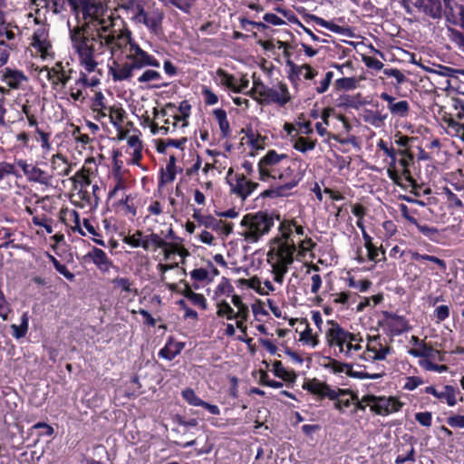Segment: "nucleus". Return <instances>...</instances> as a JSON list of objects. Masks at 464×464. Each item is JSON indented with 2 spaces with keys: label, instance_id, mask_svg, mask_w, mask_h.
I'll return each mask as SVG.
<instances>
[{
  "label": "nucleus",
  "instance_id": "nucleus-26",
  "mask_svg": "<svg viewBox=\"0 0 464 464\" xmlns=\"http://www.w3.org/2000/svg\"><path fill=\"white\" fill-rule=\"evenodd\" d=\"M184 348V342L176 341L173 336H169L164 347L159 351L158 355L165 360L172 361Z\"/></svg>",
  "mask_w": 464,
  "mask_h": 464
},
{
  "label": "nucleus",
  "instance_id": "nucleus-56",
  "mask_svg": "<svg viewBox=\"0 0 464 464\" xmlns=\"http://www.w3.org/2000/svg\"><path fill=\"white\" fill-rule=\"evenodd\" d=\"M299 341L312 347H315L319 343L318 336L313 334L309 324H306L305 329L300 334Z\"/></svg>",
  "mask_w": 464,
  "mask_h": 464
},
{
  "label": "nucleus",
  "instance_id": "nucleus-23",
  "mask_svg": "<svg viewBox=\"0 0 464 464\" xmlns=\"http://www.w3.org/2000/svg\"><path fill=\"white\" fill-rule=\"evenodd\" d=\"M135 71L133 64L128 60L123 63L113 61L112 65L109 66V73L114 82L130 80Z\"/></svg>",
  "mask_w": 464,
  "mask_h": 464
},
{
  "label": "nucleus",
  "instance_id": "nucleus-57",
  "mask_svg": "<svg viewBox=\"0 0 464 464\" xmlns=\"http://www.w3.org/2000/svg\"><path fill=\"white\" fill-rule=\"evenodd\" d=\"M448 131L452 136L458 137L464 141V123H460L455 119L450 118L448 121Z\"/></svg>",
  "mask_w": 464,
  "mask_h": 464
},
{
  "label": "nucleus",
  "instance_id": "nucleus-37",
  "mask_svg": "<svg viewBox=\"0 0 464 464\" xmlns=\"http://www.w3.org/2000/svg\"><path fill=\"white\" fill-rule=\"evenodd\" d=\"M409 353L416 358H435L436 354H440V351L434 349L425 342H420V348H412L409 350Z\"/></svg>",
  "mask_w": 464,
  "mask_h": 464
},
{
  "label": "nucleus",
  "instance_id": "nucleus-59",
  "mask_svg": "<svg viewBox=\"0 0 464 464\" xmlns=\"http://www.w3.org/2000/svg\"><path fill=\"white\" fill-rule=\"evenodd\" d=\"M62 213L63 215V217H62L63 220H65L67 218L72 220L74 223V230H77L79 234H81L82 236H85L84 231L81 227L80 215L76 210L66 209L65 211L63 210Z\"/></svg>",
  "mask_w": 464,
  "mask_h": 464
},
{
  "label": "nucleus",
  "instance_id": "nucleus-10",
  "mask_svg": "<svg viewBox=\"0 0 464 464\" xmlns=\"http://www.w3.org/2000/svg\"><path fill=\"white\" fill-rule=\"evenodd\" d=\"M191 108L190 103L187 100L182 101L179 107L172 102L167 103V109H169L171 111L169 116L172 118V128L163 126L161 128L164 130L163 135L175 132L179 122L181 123V129L187 128L188 126V118L191 114Z\"/></svg>",
  "mask_w": 464,
  "mask_h": 464
},
{
  "label": "nucleus",
  "instance_id": "nucleus-44",
  "mask_svg": "<svg viewBox=\"0 0 464 464\" xmlns=\"http://www.w3.org/2000/svg\"><path fill=\"white\" fill-rule=\"evenodd\" d=\"M217 73L221 77V82L223 85L233 92H240V89H237V80L233 74L227 72L223 69H218Z\"/></svg>",
  "mask_w": 464,
  "mask_h": 464
},
{
  "label": "nucleus",
  "instance_id": "nucleus-55",
  "mask_svg": "<svg viewBox=\"0 0 464 464\" xmlns=\"http://www.w3.org/2000/svg\"><path fill=\"white\" fill-rule=\"evenodd\" d=\"M340 105L349 108L358 109L363 104L362 101V94L357 93L355 95H343L340 97Z\"/></svg>",
  "mask_w": 464,
  "mask_h": 464
},
{
  "label": "nucleus",
  "instance_id": "nucleus-53",
  "mask_svg": "<svg viewBox=\"0 0 464 464\" xmlns=\"http://www.w3.org/2000/svg\"><path fill=\"white\" fill-rule=\"evenodd\" d=\"M273 372L276 377L281 378L282 380H284L285 382H293L295 378V375L294 372H290L284 368L281 361L274 362Z\"/></svg>",
  "mask_w": 464,
  "mask_h": 464
},
{
  "label": "nucleus",
  "instance_id": "nucleus-12",
  "mask_svg": "<svg viewBox=\"0 0 464 464\" xmlns=\"http://www.w3.org/2000/svg\"><path fill=\"white\" fill-rule=\"evenodd\" d=\"M79 179L84 183L82 184L81 188L75 194L72 195V203L82 208L85 207H96L98 205L99 197L97 195H91V192L88 190V187L92 183L90 176H72L71 178L73 182L78 181Z\"/></svg>",
  "mask_w": 464,
  "mask_h": 464
},
{
  "label": "nucleus",
  "instance_id": "nucleus-48",
  "mask_svg": "<svg viewBox=\"0 0 464 464\" xmlns=\"http://www.w3.org/2000/svg\"><path fill=\"white\" fill-rule=\"evenodd\" d=\"M26 80L27 78L24 73L18 71H8L5 74V82L13 89H17L19 85Z\"/></svg>",
  "mask_w": 464,
  "mask_h": 464
},
{
  "label": "nucleus",
  "instance_id": "nucleus-51",
  "mask_svg": "<svg viewBox=\"0 0 464 464\" xmlns=\"http://www.w3.org/2000/svg\"><path fill=\"white\" fill-rule=\"evenodd\" d=\"M143 242H146L148 245L147 248H143L146 251H156L158 248H161L162 246H165L164 239L156 233H150L146 236L143 235Z\"/></svg>",
  "mask_w": 464,
  "mask_h": 464
},
{
  "label": "nucleus",
  "instance_id": "nucleus-50",
  "mask_svg": "<svg viewBox=\"0 0 464 464\" xmlns=\"http://www.w3.org/2000/svg\"><path fill=\"white\" fill-rule=\"evenodd\" d=\"M123 243L132 247H142L147 248L148 245L143 242V232L141 230H136L132 235H129L122 239Z\"/></svg>",
  "mask_w": 464,
  "mask_h": 464
},
{
  "label": "nucleus",
  "instance_id": "nucleus-30",
  "mask_svg": "<svg viewBox=\"0 0 464 464\" xmlns=\"http://www.w3.org/2000/svg\"><path fill=\"white\" fill-rule=\"evenodd\" d=\"M349 364L350 363L343 362L331 356H324L321 366L324 367L325 370H328L333 374H340L343 372L346 374L347 370L349 368Z\"/></svg>",
  "mask_w": 464,
  "mask_h": 464
},
{
  "label": "nucleus",
  "instance_id": "nucleus-60",
  "mask_svg": "<svg viewBox=\"0 0 464 464\" xmlns=\"http://www.w3.org/2000/svg\"><path fill=\"white\" fill-rule=\"evenodd\" d=\"M182 241L167 242L164 240V245L161 246L163 250L164 258L169 260L173 255H178Z\"/></svg>",
  "mask_w": 464,
  "mask_h": 464
},
{
  "label": "nucleus",
  "instance_id": "nucleus-38",
  "mask_svg": "<svg viewBox=\"0 0 464 464\" xmlns=\"http://www.w3.org/2000/svg\"><path fill=\"white\" fill-rule=\"evenodd\" d=\"M267 262L272 266V272L274 274V281L276 283L282 284L284 281V276L287 272V266L285 263H282L279 261H274L271 255H267Z\"/></svg>",
  "mask_w": 464,
  "mask_h": 464
},
{
  "label": "nucleus",
  "instance_id": "nucleus-18",
  "mask_svg": "<svg viewBox=\"0 0 464 464\" xmlns=\"http://www.w3.org/2000/svg\"><path fill=\"white\" fill-rule=\"evenodd\" d=\"M402 407L403 402L396 397L377 396L374 404L371 405V411L377 415L386 416L400 411Z\"/></svg>",
  "mask_w": 464,
  "mask_h": 464
},
{
  "label": "nucleus",
  "instance_id": "nucleus-22",
  "mask_svg": "<svg viewBox=\"0 0 464 464\" xmlns=\"http://www.w3.org/2000/svg\"><path fill=\"white\" fill-rule=\"evenodd\" d=\"M295 250V244L294 240L291 239V241L285 240V242L279 245L276 251L275 249L270 250L267 255H271L274 261L291 265L294 262V253Z\"/></svg>",
  "mask_w": 464,
  "mask_h": 464
},
{
  "label": "nucleus",
  "instance_id": "nucleus-45",
  "mask_svg": "<svg viewBox=\"0 0 464 464\" xmlns=\"http://www.w3.org/2000/svg\"><path fill=\"white\" fill-rule=\"evenodd\" d=\"M114 289H121V292L137 294V289H133L134 282L127 277L117 276L111 280Z\"/></svg>",
  "mask_w": 464,
  "mask_h": 464
},
{
  "label": "nucleus",
  "instance_id": "nucleus-46",
  "mask_svg": "<svg viewBox=\"0 0 464 464\" xmlns=\"http://www.w3.org/2000/svg\"><path fill=\"white\" fill-rule=\"evenodd\" d=\"M437 399L440 401H446L450 407L455 406L457 404L455 387L452 385H445L444 392H439Z\"/></svg>",
  "mask_w": 464,
  "mask_h": 464
},
{
  "label": "nucleus",
  "instance_id": "nucleus-40",
  "mask_svg": "<svg viewBox=\"0 0 464 464\" xmlns=\"http://www.w3.org/2000/svg\"><path fill=\"white\" fill-rule=\"evenodd\" d=\"M286 66L289 67V71L287 72V78L290 82L295 87L297 85L298 81H300V76L304 74V71L305 67V63L298 65L295 63L293 61H285Z\"/></svg>",
  "mask_w": 464,
  "mask_h": 464
},
{
  "label": "nucleus",
  "instance_id": "nucleus-19",
  "mask_svg": "<svg viewBox=\"0 0 464 464\" xmlns=\"http://www.w3.org/2000/svg\"><path fill=\"white\" fill-rule=\"evenodd\" d=\"M88 72L85 70V72H80V77L78 80L75 81L74 86L71 87L70 90V96L74 101H83L84 96L82 94V88H87V87H96L101 83V79L97 75H92V77H88Z\"/></svg>",
  "mask_w": 464,
  "mask_h": 464
},
{
  "label": "nucleus",
  "instance_id": "nucleus-3",
  "mask_svg": "<svg viewBox=\"0 0 464 464\" xmlns=\"http://www.w3.org/2000/svg\"><path fill=\"white\" fill-rule=\"evenodd\" d=\"M302 388L318 402L324 400L334 401V409L340 413H344L345 409L352 405L353 400H357V393L353 390L333 387L317 378L305 380Z\"/></svg>",
  "mask_w": 464,
  "mask_h": 464
},
{
  "label": "nucleus",
  "instance_id": "nucleus-13",
  "mask_svg": "<svg viewBox=\"0 0 464 464\" xmlns=\"http://www.w3.org/2000/svg\"><path fill=\"white\" fill-rule=\"evenodd\" d=\"M391 352L392 347L382 344L380 334L368 336L366 350L359 355V358L364 361H383Z\"/></svg>",
  "mask_w": 464,
  "mask_h": 464
},
{
  "label": "nucleus",
  "instance_id": "nucleus-2",
  "mask_svg": "<svg viewBox=\"0 0 464 464\" xmlns=\"http://www.w3.org/2000/svg\"><path fill=\"white\" fill-rule=\"evenodd\" d=\"M419 142L418 137H410L397 130L392 137L390 144L380 140L377 147L383 152L389 164L387 174H399L397 166L402 168L401 174H411V164H413V150Z\"/></svg>",
  "mask_w": 464,
  "mask_h": 464
},
{
  "label": "nucleus",
  "instance_id": "nucleus-20",
  "mask_svg": "<svg viewBox=\"0 0 464 464\" xmlns=\"http://www.w3.org/2000/svg\"><path fill=\"white\" fill-rule=\"evenodd\" d=\"M299 181L300 179L284 182L275 181L269 188L263 190L259 196L270 198L287 197L291 194V190L298 185Z\"/></svg>",
  "mask_w": 464,
  "mask_h": 464
},
{
  "label": "nucleus",
  "instance_id": "nucleus-6",
  "mask_svg": "<svg viewBox=\"0 0 464 464\" xmlns=\"http://www.w3.org/2000/svg\"><path fill=\"white\" fill-rule=\"evenodd\" d=\"M34 21L39 27L31 37V48L34 49V52L31 50V56L39 57L42 60H53L54 53L49 39L48 24H41L38 16H35Z\"/></svg>",
  "mask_w": 464,
  "mask_h": 464
},
{
  "label": "nucleus",
  "instance_id": "nucleus-47",
  "mask_svg": "<svg viewBox=\"0 0 464 464\" xmlns=\"http://www.w3.org/2000/svg\"><path fill=\"white\" fill-rule=\"evenodd\" d=\"M27 92L18 93L14 101L13 107L16 111H23L29 121V99Z\"/></svg>",
  "mask_w": 464,
  "mask_h": 464
},
{
  "label": "nucleus",
  "instance_id": "nucleus-15",
  "mask_svg": "<svg viewBox=\"0 0 464 464\" xmlns=\"http://www.w3.org/2000/svg\"><path fill=\"white\" fill-rule=\"evenodd\" d=\"M419 143L420 141L416 143L415 147L417 153L413 150V164H411V168L414 171H418L419 174H421L422 171L424 174H434L437 170L434 160Z\"/></svg>",
  "mask_w": 464,
  "mask_h": 464
},
{
  "label": "nucleus",
  "instance_id": "nucleus-61",
  "mask_svg": "<svg viewBox=\"0 0 464 464\" xmlns=\"http://www.w3.org/2000/svg\"><path fill=\"white\" fill-rule=\"evenodd\" d=\"M346 375L348 377L355 378V379H359V380H365V379L376 380V379H379L382 377V374H380V373H369V372H362V371L361 372L353 371L352 363L349 364V368L347 370Z\"/></svg>",
  "mask_w": 464,
  "mask_h": 464
},
{
  "label": "nucleus",
  "instance_id": "nucleus-11",
  "mask_svg": "<svg viewBox=\"0 0 464 464\" xmlns=\"http://www.w3.org/2000/svg\"><path fill=\"white\" fill-rule=\"evenodd\" d=\"M292 100L293 96L290 93L288 85L282 81H278L276 84L270 86L266 98L262 99V101H258V104L276 105L280 108H284L287 103L291 102Z\"/></svg>",
  "mask_w": 464,
  "mask_h": 464
},
{
  "label": "nucleus",
  "instance_id": "nucleus-27",
  "mask_svg": "<svg viewBox=\"0 0 464 464\" xmlns=\"http://www.w3.org/2000/svg\"><path fill=\"white\" fill-rule=\"evenodd\" d=\"M126 60L131 62L136 71L147 66L159 68L160 65L159 60L147 52L137 55L127 54Z\"/></svg>",
  "mask_w": 464,
  "mask_h": 464
},
{
  "label": "nucleus",
  "instance_id": "nucleus-16",
  "mask_svg": "<svg viewBox=\"0 0 464 464\" xmlns=\"http://www.w3.org/2000/svg\"><path fill=\"white\" fill-rule=\"evenodd\" d=\"M111 210L117 216L127 218L130 221H133L138 213L136 196L133 194H128L121 199L112 202Z\"/></svg>",
  "mask_w": 464,
  "mask_h": 464
},
{
  "label": "nucleus",
  "instance_id": "nucleus-24",
  "mask_svg": "<svg viewBox=\"0 0 464 464\" xmlns=\"http://www.w3.org/2000/svg\"><path fill=\"white\" fill-rule=\"evenodd\" d=\"M44 70L47 72L48 80L53 86L58 84L65 86L70 81L71 73L72 72V69L66 72L62 62L55 63L54 66L52 68L44 67Z\"/></svg>",
  "mask_w": 464,
  "mask_h": 464
},
{
  "label": "nucleus",
  "instance_id": "nucleus-34",
  "mask_svg": "<svg viewBox=\"0 0 464 464\" xmlns=\"http://www.w3.org/2000/svg\"><path fill=\"white\" fill-rule=\"evenodd\" d=\"M388 118V114H382L379 111H372L370 109H365L362 112V120L374 126L376 128H380L384 125L385 121Z\"/></svg>",
  "mask_w": 464,
  "mask_h": 464
},
{
  "label": "nucleus",
  "instance_id": "nucleus-7",
  "mask_svg": "<svg viewBox=\"0 0 464 464\" xmlns=\"http://www.w3.org/2000/svg\"><path fill=\"white\" fill-rule=\"evenodd\" d=\"M55 209L54 198L46 196L37 199L34 209H31L34 224L45 229L47 234H51L53 232V216Z\"/></svg>",
  "mask_w": 464,
  "mask_h": 464
},
{
  "label": "nucleus",
  "instance_id": "nucleus-35",
  "mask_svg": "<svg viewBox=\"0 0 464 464\" xmlns=\"http://www.w3.org/2000/svg\"><path fill=\"white\" fill-rule=\"evenodd\" d=\"M360 79L356 77H341L334 81V90L335 92L353 91L358 88Z\"/></svg>",
  "mask_w": 464,
  "mask_h": 464
},
{
  "label": "nucleus",
  "instance_id": "nucleus-8",
  "mask_svg": "<svg viewBox=\"0 0 464 464\" xmlns=\"http://www.w3.org/2000/svg\"><path fill=\"white\" fill-rule=\"evenodd\" d=\"M330 327L325 332V342L330 348H337L335 356L344 352V344L349 341H357V334L349 332L334 320L327 321Z\"/></svg>",
  "mask_w": 464,
  "mask_h": 464
},
{
  "label": "nucleus",
  "instance_id": "nucleus-28",
  "mask_svg": "<svg viewBox=\"0 0 464 464\" xmlns=\"http://www.w3.org/2000/svg\"><path fill=\"white\" fill-rule=\"evenodd\" d=\"M426 15L432 19H440L444 14V10L440 0H423L421 6H417Z\"/></svg>",
  "mask_w": 464,
  "mask_h": 464
},
{
  "label": "nucleus",
  "instance_id": "nucleus-14",
  "mask_svg": "<svg viewBox=\"0 0 464 464\" xmlns=\"http://www.w3.org/2000/svg\"><path fill=\"white\" fill-rule=\"evenodd\" d=\"M230 193L245 200L258 187V183L247 179V176H226Z\"/></svg>",
  "mask_w": 464,
  "mask_h": 464
},
{
  "label": "nucleus",
  "instance_id": "nucleus-31",
  "mask_svg": "<svg viewBox=\"0 0 464 464\" xmlns=\"http://www.w3.org/2000/svg\"><path fill=\"white\" fill-rule=\"evenodd\" d=\"M213 115L218 121L220 130V139H228L231 136L230 123L227 120V111L224 109L218 108L213 111Z\"/></svg>",
  "mask_w": 464,
  "mask_h": 464
},
{
  "label": "nucleus",
  "instance_id": "nucleus-63",
  "mask_svg": "<svg viewBox=\"0 0 464 464\" xmlns=\"http://www.w3.org/2000/svg\"><path fill=\"white\" fill-rule=\"evenodd\" d=\"M452 107L456 111V118L464 120V93H458L457 96L452 97Z\"/></svg>",
  "mask_w": 464,
  "mask_h": 464
},
{
  "label": "nucleus",
  "instance_id": "nucleus-39",
  "mask_svg": "<svg viewBox=\"0 0 464 464\" xmlns=\"http://www.w3.org/2000/svg\"><path fill=\"white\" fill-rule=\"evenodd\" d=\"M306 21L307 22L312 21L314 24H316L317 25L323 26V27L330 30L333 33L343 34L344 32V28L343 26L338 25L332 21H326L324 18L319 17L315 14H307Z\"/></svg>",
  "mask_w": 464,
  "mask_h": 464
},
{
  "label": "nucleus",
  "instance_id": "nucleus-54",
  "mask_svg": "<svg viewBox=\"0 0 464 464\" xmlns=\"http://www.w3.org/2000/svg\"><path fill=\"white\" fill-rule=\"evenodd\" d=\"M316 140H310L308 138L300 136L295 139L294 143V149L296 150L305 153L315 148Z\"/></svg>",
  "mask_w": 464,
  "mask_h": 464
},
{
  "label": "nucleus",
  "instance_id": "nucleus-33",
  "mask_svg": "<svg viewBox=\"0 0 464 464\" xmlns=\"http://www.w3.org/2000/svg\"><path fill=\"white\" fill-rule=\"evenodd\" d=\"M390 178L398 185L405 181V186L411 187V191L416 195H420L421 192L426 194L430 190L429 188H425L423 184L419 185L414 176H390Z\"/></svg>",
  "mask_w": 464,
  "mask_h": 464
},
{
  "label": "nucleus",
  "instance_id": "nucleus-43",
  "mask_svg": "<svg viewBox=\"0 0 464 464\" xmlns=\"http://www.w3.org/2000/svg\"><path fill=\"white\" fill-rule=\"evenodd\" d=\"M53 433V428L45 422H37L31 427V439L34 436L37 437L34 444L37 442L40 437H51Z\"/></svg>",
  "mask_w": 464,
  "mask_h": 464
},
{
  "label": "nucleus",
  "instance_id": "nucleus-4",
  "mask_svg": "<svg viewBox=\"0 0 464 464\" xmlns=\"http://www.w3.org/2000/svg\"><path fill=\"white\" fill-rule=\"evenodd\" d=\"M280 219V215L275 211H257L247 213L241 219L243 228L240 235L247 243H256L263 236L269 233L274 227L275 220Z\"/></svg>",
  "mask_w": 464,
  "mask_h": 464
},
{
  "label": "nucleus",
  "instance_id": "nucleus-1",
  "mask_svg": "<svg viewBox=\"0 0 464 464\" xmlns=\"http://www.w3.org/2000/svg\"><path fill=\"white\" fill-rule=\"evenodd\" d=\"M48 5L52 3L54 13H62L67 5L76 15L82 14L83 23L70 28L72 46L78 54L79 62L88 72H94L98 66L95 57L107 50L111 55L122 52L131 41V32L128 29L118 33L113 23L104 18L103 5L97 0H44Z\"/></svg>",
  "mask_w": 464,
  "mask_h": 464
},
{
  "label": "nucleus",
  "instance_id": "nucleus-17",
  "mask_svg": "<svg viewBox=\"0 0 464 464\" xmlns=\"http://www.w3.org/2000/svg\"><path fill=\"white\" fill-rule=\"evenodd\" d=\"M382 325L386 326L392 335H400L411 330L409 321L406 317L399 315L395 313L383 311Z\"/></svg>",
  "mask_w": 464,
  "mask_h": 464
},
{
  "label": "nucleus",
  "instance_id": "nucleus-42",
  "mask_svg": "<svg viewBox=\"0 0 464 464\" xmlns=\"http://www.w3.org/2000/svg\"><path fill=\"white\" fill-rule=\"evenodd\" d=\"M392 117L407 118L411 113V105L407 100L400 99L392 109L389 110Z\"/></svg>",
  "mask_w": 464,
  "mask_h": 464
},
{
  "label": "nucleus",
  "instance_id": "nucleus-29",
  "mask_svg": "<svg viewBox=\"0 0 464 464\" xmlns=\"http://www.w3.org/2000/svg\"><path fill=\"white\" fill-rule=\"evenodd\" d=\"M414 226L421 235L430 241L438 244L442 243V233L435 227H431L426 222L419 220H417V223H414Z\"/></svg>",
  "mask_w": 464,
  "mask_h": 464
},
{
  "label": "nucleus",
  "instance_id": "nucleus-9",
  "mask_svg": "<svg viewBox=\"0 0 464 464\" xmlns=\"http://www.w3.org/2000/svg\"><path fill=\"white\" fill-rule=\"evenodd\" d=\"M53 276L51 268H48L43 275L31 277V297L45 302L51 298L55 291L52 277Z\"/></svg>",
  "mask_w": 464,
  "mask_h": 464
},
{
  "label": "nucleus",
  "instance_id": "nucleus-62",
  "mask_svg": "<svg viewBox=\"0 0 464 464\" xmlns=\"http://www.w3.org/2000/svg\"><path fill=\"white\" fill-rule=\"evenodd\" d=\"M125 114L126 112L121 107L111 106L109 108L110 120L114 126L123 122Z\"/></svg>",
  "mask_w": 464,
  "mask_h": 464
},
{
  "label": "nucleus",
  "instance_id": "nucleus-49",
  "mask_svg": "<svg viewBox=\"0 0 464 464\" xmlns=\"http://www.w3.org/2000/svg\"><path fill=\"white\" fill-rule=\"evenodd\" d=\"M367 249V259L369 261H372L375 264L380 263L381 261H385V250L382 246H376L374 244L371 246H366Z\"/></svg>",
  "mask_w": 464,
  "mask_h": 464
},
{
  "label": "nucleus",
  "instance_id": "nucleus-64",
  "mask_svg": "<svg viewBox=\"0 0 464 464\" xmlns=\"http://www.w3.org/2000/svg\"><path fill=\"white\" fill-rule=\"evenodd\" d=\"M182 398L192 406H201L203 400H201L191 388H187L181 392Z\"/></svg>",
  "mask_w": 464,
  "mask_h": 464
},
{
  "label": "nucleus",
  "instance_id": "nucleus-36",
  "mask_svg": "<svg viewBox=\"0 0 464 464\" xmlns=\"http://www.w3.org/2000/svg\"><path fill=\"white\" fill-rule=\"evenodd\" d=\"M192 218L199 224V226H204L213 231H215V229L218 227V224H220V219H217L211 215H203L201 213V209L198 208H194Z\"/></svg>",
  "mask_w": 464,
  "mask_h": 464
},
{
  "label": "nucleus",
  "instance_id": "nucleus-32",
  "mask_svg": "<svg viewBox=\"0 0 464 464\" xmlns=\"http://www.w3.org/2000/svg\"><path fill=\"white\" fill-rule=\"evenodd\" d=\"M408 255L410 256V258L411 261L420 262V263H423L425 261H430V262L437 265L438 267L441 271H445L447 269L446 262L443 259L439 258L435 256H430L428 254H420L419 252H417L415 250H409Z\"/></svg>",
  "mask_w": 464,
  "mask_h": 464
},
{
  "label": "nucleus",
  "instance_id": "nucleus-25",
  "mask_svg": "<svg viewBox=\"0 0 464 464\" xmlns=\"http://www.w3.org/2000/svg\"><path fill=\"white\" fill-rule=\"evenodd\" d=\"M444 16L449 23L459 25L464 30V4H458L454 0V3L444 5Z\"/></svg>",
  "mask_w": 464,
  "mask_h": 464
},
{
  "label": "nucleus",
  "instance_id": "nucleus-52",
  "mask_svg": "<svg viewBox=\"0 0 464 464\" xmlns=\"http://www.w3.org/2000/svg\"><path fill=\"white\" fill-rule=\"evenodd\" d=\"M334 75V72L328 71L324 73V75L321 81L314 82V90H315L316 93L323 94L327 92V90L329 89L330 84L333 81Z\"/></svg>",
  "mask_w": 464,
  "mask_h": 464
},
{
  "label": "nucleus",
  "instance_id": "nucleus-58",
  "mask_svg": "<svg viewBox=\"0 0 464 464\" xmlns=\"http://www.w3.org/2000/svg\"><path fill=\"white\" fill-rule=\"evenodd\" d=\"M217 315L218 317H225L227 320H233L236 318L234 309L226 300L218 304Z\"/></svg>",
  "mask_w": 464,
  "mask_h": 464
},
{
  "label": "nucleus",
  "instance_id": "nucleus-5",
  "mask_svg": "<svg viewBox=\"0 0 464 464\" xmlns=\"http://www.w3.org/2000/svg\"><path fill=\"white\" fill-rule=\"evenodd\" d=\"M132 11L131 20L135 24H143L150 34L155 35H160L163 33L162 23L165 14L155 4L145 7L140 3H138L133 6Z\"/></svg>",
  "mask_w": 464,
  "mask_h": 464
},
{
  "label": "nucleus",
  "instance_id": "nucleus-21",
  "mask_svg": "<svg viewBox=\"0 0 464 464\" xmlns=\"http://www.w3.org/2000/svg\"><path fill=\"white\" fill-rule=\"evenodd\" d=\"M84 259L85 261H92L102 273H108L111 268L118 269V267L113 265L112 260L109 258L106 252L96 246H93L92 250L84 256Z\"/></svg>",
  "mask_w": 464,
  "mask_h": 464
},
{
  "label": "nucleus",
  "instance_id": "nucleus-41",
  "mask_svg": "<svg viewBox=\"0 0 464 464\" xmlns=\"http://www.w3.org/2000/svg\"><path fill=\"white\" fill-rule=\"evenodd\" d=\"M30 123H31V127L35 128V130H34L35 140L40 143L41 147L44 150H48L50 148V143H49L50 133H48L44 130H42L38 128L37 121L34 115H31Z\"/></svg>",
  "mask_w": 464,
  "mask_h": 464
}]
</instances>
